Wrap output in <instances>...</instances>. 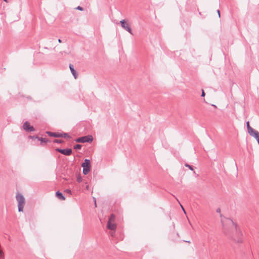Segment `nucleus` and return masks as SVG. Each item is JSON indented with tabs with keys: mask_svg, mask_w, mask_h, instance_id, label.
I'll list each match as a JSON object with an SVG mask.
<instances>
[{
	"mask_svg": "<svg viewBox=\"0 0 259 259\" xmlns=\"http://www.w3.org/2000/svg\"><path fill=\"white\" fill-rule=\"evenodd\" d=\"M110 235L112 237H113L115 235V231H112L110 232Z\"/></svg>",
	"mask_w": 259,
	"mask_h": 259,
	"instance_id": "22",
	"label": "nucleus"
},
{
	"mask_svg": "<svg viewBox=\"0 0 259 259\" xmlns=\"http://www.w3.org/2000/svg\"><path fill=\"white\" fill-rule=\"evenodd\" d=\"M16 200L18 202V207L19 211H23L24 205L25 204V198L23 196L20 194L18 193L16 196Z\"/></svg>",
	"mask_w": 259,
	"mask_h": 259,
	"instance_id": "3",
	"label": "nucleus"
},
{
	"mask_svg": "<svg viewBox=\"0 0 259 259\" xmlns=\"http://www.w3.org/2000/svg\"><path fill=\"white\" fill-rule=\"evenodd\" d=\"M246 127H247V130L248 133L250 131H251V130H252L253 129L252 127H251L250 126V124H249V121H247L246 122Z\"/></svg>",
	"mask_w": 259,
	"mask_h": 259,
	"instance_id": "16",
	"label": "nucleus"
},
{
	"mask_svg": "<svg viewBox=\"0 0 259 259\" xmlns=\"http://www.w3.org/2000/svg\"><path fill=\"white\" fill-rule=\"evenodd\" d=\"M81 166L83 168L82 172L84 175H87L90 171L91 164L90 159H85L84 161L81 164Z\"/></svg>",
	"mask_w": 259,
	"mask_h": 259,
	"instance_id": "4",
	"label": "nucleus"
},
{
	"mask_svg": "<svg viewBox=\"0 0 259 259\" xmlns=\"http://www.w3.org/2000/svg\"><path fill=\"white\" fill-rule=\"evenodd\" d=\"M58 42H59V43H61V42H62V40H61V39H58Z\"/></svg>",
	"mask_w": 259,
	"mask_h": 259,
	"instance_id": "27",
	"label": "nucleus"
},
{
	"mask_svg": "<svg viewBox=\"0 0 259 259\" xmlns=\"http://www.w3.org/2000/svg\"><path fill=\"white\" fill-rule=\"evenodd\" d=\"M69 68H70V71H71L72 74L74 76V78L76 79L77 77V74L76 71H75V70L74 68L73 65L72 64H69Z\"/></svg>",
	"mask_w": 259,
	"mask_h": 259,
	"instance_id": "9",
	"label": "nucleus"
},
{
	"mask_svg": "<svg viewBox=\"0 0 259 259\" xmlns=\"http://www.w3.org/2000/svg\"><path fill=\"white\" fill-rule=\"evenodd\" d=\"M46 133L50 137H55V138H60V136H61L60 134V133H55L52 132L50 131H47Z\"/></svg>",
	"mask_w": 259,
	"mask_h": 259,
	"instance_id": "10",
	"label": "nucleus"
},
{
	"mask_svg": "<svg viewBox=\"0 0 259 259\" xmlns=\"http://www.w3.org/2000/svg\"><path fill=\"white\" fill-rule=\"evenodd\" d=\"M56 196L60 200H64L65 199V197L62 194V193L60 192L59 191H57L56 193Z\"/></svg>",
	"mask_w": 259,
	"mask_h": 259,
	"instance_id": "12",
	"label": "nucleus"
},
{
	"mask_svg": "<svg viewBox=\"0 0 259 259\" xmlns=\"http://www.w3.org/2000/svg\"><path fill=\"white\" fill-rule=\"evenodd\" d=\"M76 10H79V11H83V8L82 7L79 6H77V7L76 8Z\"/></svg>",
	"mask_w": 259,
	"mask_h": 259,
	"instance_id": "20",
	"label": "nucleus"
},
{
	"mask_svg": "<svg viewBox=\"0 0 259 259\" xmlns=\"http://www.w3.org/2000/svg\"><path fill=\"white\" fill-rule=\"evenodd\" d=\"M181 206L182 208H183V210H184V211L185 212V210H184V208L183 207V206H182V205H181Z\"/></svg>",
	"mask_w": 259,
	"mask_h": 259,
	"instance_id": "32",
	"label": "nucleus"
},
{
	"mask_svg": "<svg viewBox=\"0 0 259 259\" xmlns=\"http://www.w3.org/2000/svg\"><path fill=\"white\" fill-rule=\"evenodd\" d=\"M38 141H40V145L44 146V144L49 142V140L44 138H39Z\"/></svg>",
	"mask_w": 259,
	"mask_h": 259,
	"instance_id": "13",
	"label": "nucleus"
},
{
	"mask_svg": "<svg viewBox=\"0 0 259 259\" xmlns=\"http://www.w3.org/2000/svg\"><path fill=\"white\" fill-rule=\"evenodd\" d=\"M4 2H6V3H8V0H3Z\"/></svg>",
	"mask_w": 259,
	"mask_h": 259,
	"instance_id": "29",
	"label": "nucleus"
},
{
	"mask_svg": "<svg viewBox=\"0 0 259 259\" xmlns=\"http://www.w3.org/2000/svg\"><path fill=\"white\" fill-rule=\"evenodd\" d=\"M217 13L218 14L219 17L220 18V17H221L220 11L219 10H217Z\"/></svg>",
	"mask_w": 259,
	"mask_h": 259,
	"instance_id": "24",
	"label": "nucleus"
},
{
	"mask_svg": "<svg viewBox=\"0 0 259 259\" xmlns=\"http://www.w3.org/2000/svg\"><path fill=\"white\" fill-rule=\"evenodd\" d=\"M201 92H202V93H201V96L202 97H204L205 96V94L204 91L203 89H202V90H201Z\"/></svg>",
	"mask_w": 259,
	"mask_h": 259,
	"instance_id": "21",
	"label": "nucleus"
},
{
	"mask_svg": "<svg viewBox=\"0 0 259 259\" xmlns=\"http://www.w3.org/2000/svg\"><path fill=\"white\" fill-rule=\"evenodd\" d=\"M185 166L186 167H188L190 170H191L192 171L194 170V168H193L194 167H193V166H192L191 165H190V164H189L188 163H187L185 164Z\"/></svg>",
	"mask_w": 259,
	"mask_h": 259,
	"instance_id": "19",
	"label": "nucleus"
},
{
	"mask_svg": "<svg viewBox=\"0 0 259 259\" xmlns=\"http://www.w3.org/2000/svg\"><path fill=\"white\" fill-rule=\"evenodd\" d=\"M23 128L26 132H31L35 131L33 126L31 125L29 121H26L23 124Z\"/></svg>",
	"mask_w": 259,
	"mask_h": 259,
	"instance_id": "8",
	"label": "nucleus"
},
{
	"mask_svg": "<svg viewBox=\"0 0 259 259\" xmlns=\"http://www.w3.org/2000/svg\"><path fill=\"white\" fill-rule=\"evenodd\" d=\"M61 136H60V138H71V137L68 133H60Z\"/></svg>",
	"mask_w": 259,
	"mask_h": 259,
	"instance_id": "14",
	"label": "nucleus"
},
{
	"mask_svg": "<svg viewBox=\"0 0 259 259\" xmlns=\"http://www.w3.org/2000/svg\"><path fill=\"white\" fill-rule=\"evenodd\" d=\"M77 181L78 183H80L82 182V179H77Z\"/></svg>",
	"mask_w": 259,
	"mask_h": 259,
	"instance_id": "25",
	"label": "nucleus"
},
{
	"mask_svg": "<svg viewBox=\"0 0 259 259\" xmlns=\"http://www.w3.org/2000/svg\"><path fill=\"white\" fill-rule=\"evenodd\" d=\"M120 23L121 24V27L126 30L128 32H129L130 34H132V29L127 23V21L124 20L122 19L120 21Z\"/></svg>",
	"mask_w": 259,
	"mask_h": 259,
	"instance_id": "7",
	"label": "nucleus"
},
{
	"mask_svg": "<svg viewBox=\"0 0 259 259\" xmlns=\"http://www.w3.org/2000/svg\"><path fill=\"white\" fill-rule=\"evenodd\" d=\"M217 212H221V209L220 208H218L217 209Z\"/></svg>",
	"mask_w": 259,
	"mask_h": 259,
	"instance_id": "26",
	"label": "nucleus"
},
{
	"mask_svg": "<svg viewBox=\"0 0 259 259\" xmlns=\"http://www.w3.org/2000/svg\"><path fill=\"white\" fill-rule=\"evenodd\" d=\"M248 133L251 137H253L254 139L256 138V137L259 136V132L254 129H253L252 130L248 132Z\"/></svg>",
	"mask_w": 259,
	"mask_h": 259,
	"instance_id": "11",
	"label": "nucleus"
},
{
	"mask_svg": "<svg viewBox=\"0 0 259 259\" xmlns=\"http://www.w3.org/2000/svg\"><path fill=\"white\" fill-rule=\"evenodd\" d=\"M65 192H67V193H69V194H70V193H71V190H69V189H66V190H65Z\"/></svg>",
	"mask_w": 259,
	"mask_h": 259,
	"instance_id": "23",
	"label": "nucleus"
},
{
	"mask_svg": "<svg viewBox=\"0 0 259 259\" xmlns=\"http://www.w3.org/2000/svg\"><path fill=\"white\" fill-rule=\"evenodd\" d=\"M225 233L238 243L242 242V234L236 224L230 219L224 217L221 219Z\"/></svg>",
	"mask_w": 259,
	"mask_h": 259,
	"instance_id": "1",
	"label": "nucleus"
},
{
	"mask_svg": "<svg viewBox=\"0 0 259 259\" xmlns=\"http://www.w3.org/2000/svg\"><path fill=\"white\" fill-rule=\"evenodd\" d=\"M82 147V145H80V144H75L74 146V149H76V150H80Z\"/></svg>",
	"mask_w": 259,
	"mask_h": 259,
	"instance_id": "18",
	"label": "nucleus"
},
{
	"mask_svg": "<svg viewBox=\"0 0 259 259\" xmlns=\"http://www.w3.org/2000/svg\"><path fill=\"white\" fill-rule=\"evenodd\" d=\"M53 143H58V144H62L64 143V141L62 140H59V139H55L53 140Z\"/></svg>",
	"mask_w": 259,
	"mask_h": 259,
	"instance_id": "17",
	"label": "nucleus"
},
{
	"mask_svg": "<svg viewBox=\"0 0 259 259\" xmlns=\"http://www.w3.org/2000/svg\"><path fill=\"white\" fill-rule=\"evenodd\" d=\"M28 138L29 139H32V140L37 139V140H38L39 137L36 135H34V136L30 135V136H28Z\"/></svg>",
	"mask_w": 259,
	"mask_h": 259,
	"instance_id": "15",
	"label": "nucleus"
},
{
	"mask_svg": "<svg viewBox=\"0 0 259 259\" xmlns=\"http://www.w3.org/2000/svg\"><path fill=\"white\" fill-rule=\"evenodd\" d=\"M89 186H86V188H87V190H89Z\"/></svg>",
	"mask_w": 259,
	"mask_h": 259,
	"instance_id": "30",
	"label": "nucleus"
},
{
	"mask_svg": "<svg viewBox=\"0 0 259 259\" xmlns=\"http://www.w3.org/2000/svg\"><path fill=\"white\" fill-rule=\"evenodd\" d=\"M76 178H78V179H80V178H81V177L80 176H78Z\"/></svg>",
	"mask_w": 259,
	"mask_h": 259,
	"instance_id": "28",
	"label": "nucleus"
},
{
	"mask_svg": "<svg viewBox=\"0 0 259 259\" xmlns=\"http://www.w3.org/2000/svg\"><path fill=\"white\" fill-rule=\"evenodd\" d=\"M95 206H96V200L95 199Z\"/></svg>",
	"mask_w": 259,
	"mask_h": 259,
	"instance_id": "31",
	"label": "nucleus"
},
{
	"mask_svg": "<svg viewBox=\"0 0 259 259\" xmlns=\"http://www.w3.org/2000/svg\"><path fill=\"white\" fill-rule=\"evenodd\" d=\"M115 217L114 214H111L107 222V227L111 231H115L117 228V225L115 223Z\"/></svg>",
	"mask_w": 259,
	"mask_h": 259,
	"instance_id": "2",
	"label": "nucleus"
},
{
	"mask_svg": "<svg viewBox=\"0 0 259 259\" xmlns=\"http://www.w3.org/2000/svg\"><path fill=\"white\" fill-rule=\"evenodd\" d=\"M56 151L60 153L61 154L69 156L72 153V150L71 148L61 149L57 148L55 149Z\"/></svg>",
	"mask_w": 259,
	"mask_h": 259,
	"instance_id": "6",
	"label": "nucleus"
},
{
	"mask_svg": "<svg viewBox=\"0 0 259 259\" xmlns=\"http://www.w3.org/2000/svg\"><path fill=\"white\" fill-rule=\"evenodd\" d=\"M78 143H91L93 141V138L91 135H87L79 137L75 140Z\"/></svg>",
	"mask_w": 259,
	"mask_h": 259,
	"instance_id": "5",
	"label": "nucleus"
}]
</instances>
